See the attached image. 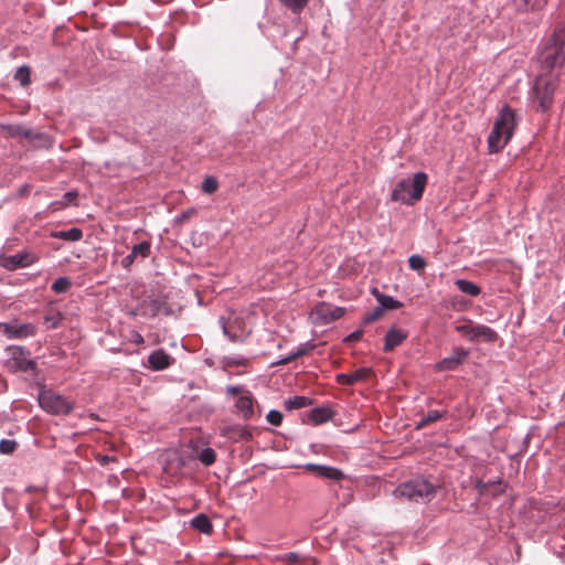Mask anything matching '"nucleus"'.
Here are the masks:
<instances>
[{
  "instance_id": "nucleus-41",
  "label": "nucleus",
  "mask_w": 565,
  "mask_h": 565,
  "mask_svg": "<svg viewBox=\"0 0 565 565\" xmlns=\"http://www.w3.org/2000/svg\"><path fill=\"white\" fill-rule=\"evenodd\" d=\"M223 364L226 366H244L247 364V359L242 355L225 356Z\"/></svg>"
},
{
  "instance_id": "nucleus-37",
  "label": "nucleus",
  "mask_w": 565,
  "mask_h": 565,
  "mask_svg": "<svg viewBox=\"0 0 565 565\" xmlns=\"http://www.w3.org/2000/svg\"><path fill=\"white\" fill-rule=\"evenodd\" d=\"M63 316L61 312H54L44 316V323L46 324V329H56L61 326Z\"/></svg>"
},
{
  "instance_id": "nucleus-17",
  "label": "nucleus",
  "mask_w": 565,
  "mask_h": 565,
  "mask_svg": "<svg viewBox=\"0 0 565 565\" xmlns=\"http://www.w3.org/2000/svg\"><path fill=\"white\" fill-rule=\"evenodd\" d=\"M406 332L392 328L385 334L384 351L391 352L406 339Z\"/></svg>"
},
{
  "instance_id": "nucleus-8",
  "label": "nucleus",
  "mask_w": 565,
  "mask_h": 565,
  "mask_svg": "<svg viewBox=\"0 0 565 565\" xmlns=\"http://www.w3.org/2000/svg\"><path fill=\"white\" fill-rule=\"evenodd\" d=\"M0 334L7 339L22 340L34 337L36 327L30 322H21L19 319L0 322Z\"/></svg>"
},
{
  "instance_id": "nucleus-44",
  "label": "nucleus",
  "mask_w": 565,
  "mask_h": 565,
  "mask_svg": "<svg viewBox=\"0 0 565 565\" xmlns=\"http://www.w3.org/2000/svg\"><path fill=\"white\" fill-rule=\"evenodd\" d=\"M383 309L381 308V306L379 305L377 307H375L371 312L366 313L364 317H363V323L364 324H369L375 320H377L382 315H383Z\"/></svg>"
},
{
  "instance_id": "nucleus-32",
  "label": "nucleus",
  "mask_w": 565,
  "mask_h": 565,
  "mask_svg": "<svg viewBox=\"0 0 565 565\" xmlns=\"http://www.w3.org/2000/svg\"><path fill=\"white\" fill-rule=\"evenodd\" d=\"M282 6L289 9L294 14H300L307 7L309 0H279Z\"/></svg>"
},
{
  "instance_id": "nucleus-31",
  "label": "nucleus",
  "mask_w": 565,
  "mask_h": 565,
  "mask_svg": "<svg viewBox=\"0 0 565 565\" xmlns=\"http://www.w3.org/2000/svg\"><path fill=\"white\" fill-rule=\"evenodd\" d=\"M475 326L471 320H467L463 323L457 324L455 330L468 341L475 342Z\"/></svg>"
},
{
  "instance_id": "nucleus-7",
  "label": "nucleus",
  "mask_w": 565,
  "mask_h": 565,
  "mask_svg": "<svg viewBox=\"0 0 565 565\" xmlns=\"http://www.w3.org/2000/svg\"><path fill=\"white\" fill-rule=\"evenodd\" d=\"M218 323L223 334L233 343L244 342L250 333L244 318L236 313H231L227 318L220 317Z\"/></svg>"
},
{
  "instance_id": "nucleus-49",
  "label": "nucleus",
  "mask_w": 565,
  "mask_h": 565,
  "mask_svg": "<svg viewBox=\"0 0 565 565\" xmlns=\"http://www.w3.org/2000/svg\"><path fill=\"white\" fill-rule=\"evenodd\" d=\"M362 333L361 330H355L345 338V341H356L362 337Z\"/></svg>"
},
{
  "instance_id": "nucleus-6",
  "label": "nucleus",
  "mask_w": 565,
  "mask_h": 565,
  "mask_svg": "<svg viewBox=\"0 0 565 565\" xmlns=\"http://www.w3.org/2000/svg\"><path fill=\"white\" fill-rule=\"evenodd\" d=\"M38 402L43 411L57 416L68 415L74 408L73 404L62 395L44 387L39 392Z\"/></svg>"
},
{
  "instance_id": "nucleus-29",
  "label": "nucleus",
  "mask_w": 565,
  "mask_h": 565,
  "mask_svg": "<svg viewBox=\"0 0 565 565\" xmlns=\"http://www.w3.org/2000/svg\"><path fill=\"white\" fill-rule=\"evenodd\" d=\"M546 2L547 0H514L515 7L522 11L541 10Z\"/></svg>"
},
{
  "instance_id": "nucleus-46",
  "label": "nucleus",
  "mask_w": 565,
  "mask_h": 565,
  "mask_svg": "<svg viewBox=\"0 0 565 565\" xmlns=\"http://www.w3.org/2000/svg\"><path fill=\"white\" fill-rule=\"evenodd\" d=\"M77 196H78L77 191H68V192L64 193V195H63L64 204L65 205H71V204L77 205V203L75 202Z\"/></svg>"
},
{
  "instance_id": "nucleus-28",
  "label": "nucleus",
  "mask_w": 565,
  "mask_h": 565,
  "mask_svg": "<svg viewBox=\"0 0 565 565\" xmlns=\"http://www.w3.org/2000/svg\"><path fill=\"white\" fill-rule=\"evenodd\" d=\"M446 415H447V411H445V409L429 411L426 415H423L420 420L416 424V429H420L430 423H435L441 418H445Z\"/></svg>"
},
{
  "instance_id": "nucleus-52",
  "label": "nucleus",
  "mask_w": 565,
  "mask_h": 565,
  "mask_svg": "<svg viewBox=\"0 0 565 565\" xmlns=\"http://www.w3.org/2000/svg\"><path fill=\"white\" fill-rule=\"evenodd\" d=\"M177 461H178L177 467L179 469L182 468L185 465V460L182 457H178Z\"/></svg>"
},
{
  "instance_id": "nucleus-35",
  "label": "nucleus",
  "mask_w": 565,
  "mask_h": 565,
  "mask_svg": "<svg viewBox=\"0 0 565 565\" xmlns=\"http://www.w3.org/2000/svg\"><path fill=\"white\" fill-rule=\"evenodd\" d=\"M198 458L204 466H211L215 462L216 454L214 449L206 447L200 451Z\"/></svg>"
},
{
  "instance_id": "nucleus-36",
  "label": "nucleus",
  "mask_w": 565,
  "mask_h": 565,
  "mask_svg": "<svg viewBox=\"0 0 565 565\" xmlns=\"http://www.w3.org/2000/svg\"><path fill=\"white\" fill-rule=\"evenodd\" d=\"M72 285V281L67 277L57 278L51 286L52 290L56 294L66 292Z\"/></svg>"
},
{
  "instance_id": "nucleus-22",
  "label": "nucleus",
  "mask_w": 565,
  "mask_h": 565,
  "mask_svg": "<svg viewBox=\"0 0 565 565\" xmlns=\"http://www.w3.org/2000/svg\"><path fill=\"white\" fill-rule=\"evenodd\" d=\"M190 525L203 534H211L213 531L212 522L204 513L195 515L190 521Z\"/></svg>"
},
{
  "instance_id": "nucleus-26",
  "label": "nucleus",
  "mask_w": 565,
  "mask_h": 565,
  "mask_svg": "<svg viewBox=\"0 0 565 565\" xmlns=\"http://www.w3.org/2000/svg\"><path fill=\"white\" fill-rule=\"evenodd\" d=\"M319 316L324 320L326 323L340 319L344 309L341 307H321L318 310Z\"/></svg>"
},
{
  "instance_id": "nucleus-20",
  "label": "nucleus",
  "mask_w": 565,
  "mask_h": 565,
  "mask_svg": "<svg viewBox=\"0 0 565 565\" xmlns=\"http://www.w3.org/2000/svg\"><path fill=\"white\" fill-rule=\"evenodd\" d=\"M227 437L234 441H249L253 438V433L247 426L233 425L227 428Z\"/></svg>"
},
{
  "instance_id": "nucleus-19",
  "label": "nucleus",
  "mask_w": 565,
  "mask_h": 565,
  "mask_svg": "<svg viewBox=\"0 0 565 565\" xmlns=\"http://www.w3.org/2000/svg\"><path fill=\"white\" fill-rule=\"evenodd\" d=\"M334 416V412L328 406H320L309 412V420L313 425H320L331 420Z\"/></svg>"
},
{
  "instance_id": "nucleus-27",
  "label": "nucleus",
  "mask_w": 565,
  "mask_h": 565,
  "mask_svg": "<svg viewBox=\"0 0 565 565\" xmlns=\"http://www.w3.org/2000/svg\"><path fill=\"white\" fill-rule=\"evenodd\" d=\"M455 285L462 294H466L471 297H477L481 292V288L470 280L457 279L455 281Z\"/></svg>"
},
{
  "instance_id": "nucleus-3",
  "label": "nucleus",
  "mask_w": 565,
  "mask_h": 565,
  "mask_svg": "<svg viewBox=\"0 0 565 565\" xmlns=\"http://www.w3.org/2000/svg\"><path fill=\"white\" fill-rule=\"evenodd\" d=\"M427 183V174L416 172L413 179H403L392 191V200L403 204L413 205L423 196Z\"/></svg>"
},
{
  "instance_id": "nucleus-4",
  "label": "nucleus",
  "mask_w": 565,
  "mask_h": 565,
  "mask_svg": "<svg viewBox=\"0 0 565 565\" xmlns=\"http://www.w3.org/2000/svg\"><path fill=\"white\" fill-rule=\"evenodd\" d=\"M438 486L429 482L427 479L416 478L399 484L394 490V495L405 498L408 501L425 503L434 498Z\"/></svg>"
},
{
  "instance_id": "nucleus-24",
  "label": "nucleus",
  "mask_w": 565,
  "mask_h": 565,
  "mask_svg": "<svg viewBox=\"0 0 565 565\" xmlns=\"http://www.w3.org/2000/svg\"><path fill=\"white\" fill-rule=\"evenodd\" d=\"M498 339V333L488 326L476 324L475 326V342L483 340L486 342H494Z\"/></svg>"
},
{
  "instance_id": "nucleus-30",
  "label": "nucleus",
  "mask_w": 565,
  "mask_h": 565,
  "mask_svg": "<svg viewBox=\"0 0 565 565\" xmlns=\"http://www.w3.org/2000/svg\"><path fill=\"white\" fill-rule=\"evenodd\" d=\"M312 404V399L306 396H295L285 401L284 405L286 409L294 411L307 407Z\"/></svg>"
},
{
  "instance_id": "nucleus-23",
  "label": "nucleus",
  "mask_w": 565,
  "mask_h": 565,
  "mask_svg": "<svg viewBox=\"0 0 565 565\" xmlns=\"http://www.w3.org/2000/svg\"><path fill=\"white\" fill-rule=\"evenodd\" d=\"M148 308L152 316L169 315L171 311L166 299L161 297H150Z\"/></svg>"
},
{
  "instance_id": "nucleus-14",
  "label": "nucleus",
  "mask_w": 565,
  "mask_h": 565,
  "mask_svg": "<svg viewBox=\"0 0 565 565\" xmlns=\"http://www.w3.org/2000/svg\"><path fill=\"white\" fill-rule=\"evenodd\" d=\"M3 129L10 137H23L28 140H40L45 136L42 132L33 131L32 129L22 125H8L3 127Z\"/></svg>"
},
{
  "instance_id": "nucleus-48",
  "label": "nucleus",
  "mask_w": 565,
  "mask_h": 565,
  "mask_svg": "<svg viewBox=\"0 0 565 565\" xmlns=\"http://www.w3.org/2000/svg\"><path fill=\"white\" fill-rule=\"evenodd\" d=\"M243 391L242 386H227L226 393L231 396H236Z\"/></svg>"
},
{
  "instance_id": "nucleus-39",
  "label": "nucleus",
  "mask_w": 565,
  "mask_h": 565,
  "mask_svg": "<svg viewBox=\"0 0 565 565\" xmlns=\"http://www.w3.org/2000/svg\"><path fill=\"white\" fill-rule=\"evenodd\" d=\"M408 265L411 269L420 271L426 267V260L420 255L414 254L408 258Z\"/></svg>"
},
{
  "instance_id": "nucleus-40",
  "label": "nucleus",
  "mask_w": 565,
  "mask_h": 565,
  "mask_svg": "<svg viewBox=\"0 0 565 565\" xmlns=\"http://www.w3.org/2000/svg\"><path fill=\"white\" fill-rule=\"evenodd\" d=\"M17 372L32 373L36 374L38 365L34 360L26 359L17 367Z\"/></svg>"
},
{
  "instance_id": "nucleus-15",
  "label": "nucleus",
  "mask_w": 565,
  "mask_h": 565,
  "mask_svg": "<svg viewBox=\"0 0 565 565\" xmlns=\"http://www.w3.org/2000/svg\"><path fill=\"white\" fill-rule=\"evenodd\" d=\"M372 373L371 369L362 367L352 373H341L337 375V382L341 385H352L365 381Z\"/></svg>"
},
{
  "instance_id": "nucleus-33",
  "label": "nucleus",
  "mask_w": 565,
  "mask_h": 565,
  "mask_svg": "<svg viewBox=\"0 0 565 565\" xmlns=\"http://www.w3.org/2000/svg\"><path fill=\"white\" fill-rule=\"evenodd\" d=\"M31 70L26 65H22L17 68L14 73V79L18 81L23 87L28 86L31 83L30 78Z\"/></svg>"
},
{
  "instance_id": "nucleus-13",
  "label": "nucleus",
  "mask_w": 565,
  "mask_h": 565,
  "mask_svg": "<svg viewBox=\"0 0 565 565\" xmlns=\"http://www.w3.org/2000/svg\"><path fill=\"white\" fill-rule=\"evenodd\" d=\"M305 468L309 471H315L317 475L324 479L330 480H342L344 478V473L334 467L322 466L317 463H307Z\"/></svg>"
},
{
  "instance_id": "nucleus-45",
  "label": "nucleus",
  "mask_w": 565,
  "mask_h": 565,
  "mask_svg": "<svg viewBox=\"0 0 565 565\" xmlns=\"http://www.w3.org/2000/svg\"><path fill=\"white\" fill-rule=\"evenodd\" d=\"M266 419L274 426H279L282 422V414L279 411L271 409L268 412Z\"/></svg>"
},
{
  "instance_id": "nucleus-1",
  "label": "nucleus",
  "mask_w": 565,
  "mask_h": 565,
  "mask_svg": "<svg viewBox=\"0 0 565 565\" xmlns=\"http://www.w3.org/2000/svg\"><path fill=\"white\" fill-rule=\"evenodd\" d=\"M537 62L545 71H553L565 63V24L561 23L547 34L537 47Z\"/></svg>"
},
{
  "instance_id": "nucleus-9",
  "label": "nucleus",
  "mask_w": 565,
  "mask_h": 565,
  "mask_svg": "<svg viewBox=\"0 0 565 565\" xmlns=\"http://www.w3.org/2000/svg\"><path fill=\"white\" fill-rule=\"evenodd\" d=\"M469 350L465 348H455L450 355L436 363L435 370L439 372L455 371L467 359Z\"/></svg>"
},
{
  "instance_id": "nucleus-11",
  "label": "nucleus",
  "mask_w": 565,
  "mask_h": 565,
  "mask_svg": "<svg viewBox=\"0 0 565 565\" xmlns=\"http://www.w3.org/2000/svg\"><path fill=\"white\" fill-rule=\"evenodd\" d=\"M151 243L143 241L132 246L131 252L121 259V266L128 269L135 260L140 258H147L150 255Z\"/></svg>"
},
{
  "instance_id": "nucleus-34",
  "label": "nucleus",
  "mask_w": 565,
  "mask_h": 565,
  "mask_svg": "<svg viewBox=\"0 0 565 565\" xmlns=\"http://www.w3.org/2000/svg\"><path fill=\"white\" fill-rule=\"evenodd\" d=\"M306 352H307V349L305 348V344H301L297 351L291 352L290 354H288L285 358H281L277 361L271 362L270 366H278V365L287 364V363L294 361L295 359L302 356L303 354H306Z\"/></svg>"
},
{
  "instance_id": "nucleus-5",
  "label": "nucleus",
  "mask_w": 565,
  "mask_h": 565,
  "mask_svg": "<svg viewBox=\"0 0 565 565\" xmlns=\"http://www.w3.org/2000/svg\"><path fill=\"white\" fill-rule=\"evenodd\" d=\"M556 79L539 76L532 87V103L536 110L547 111L554 100Z\"/></svg>"
},
{
  "instance_id": "nucleus-2",
  "label": "nucleus",
  "mask_w": 565,
  "mask_h": 565,
  "mask_svg": "<svg viewBox=\"0 0 565 565\" xmlns=\"http://www.w3.org/2000/svg\"><path fill=\"white\" fill-rule=\"evenodd\" d=\"M516 126V115L514 110L504 105L494 122L491 132L488 136V149L490 153L501 151L513 136Z\"/></svg>"
},
{
  "instance_id": "nucleus-47",
  "label": "nucleus",
  "mask_w": 565,
  "mask_h": 565,
  "mask_svg": "<svg viewBox=\"0 0 565 565\" xmlns=\"http://www.w3.org/2000/svg\"><path fill=\"white\" fill-rule=\"evenodd\" d=\"M97 461L102 465V466H106L107 463H109L110 461H115V458L114 457H110V456H107V455H98L97 456Z\"/></svg>"
},
{
  "instance_id": "nucleus-16",
  "label": "nucleus",
  "mask_w": 565,
  "mask_h": 565,
  "mask_svg": "<svg viewBox=\"0 0 565 565\" xmlns=\"http://www.w3.org/2000/svg\"><path fill=\"white\" fill-rule=\"evenodd\" d=\"M33 263L31 256L26 253H18L14 255H10L4 258L3 267L8 270H14L18 268H24L30 266Z\"/></svg>"
},
{
  "instance_id": "nucleus-18",
  "label": "nucleus",
  "mask_w": 565,
  "mask_h": 565,
  "mask_svg": "<svg viewBox=\"0 0 565 565\" xmlns=\"http://www.w3.org/2000/svg\"><path fill=\"white\" fill-rule=\"evenodd\" d=\"M238 413L243 417V419L248 420L254 415V399L250 393L242 395L238 397L235 404Z\"/></svg>"
},
{
  "instance_id": "nucleus-53",
  "label": "nucleus",
  "mask_w": 565,
  "mask_h": 565,
  "mask_svg": "<svg viewBox=\"0 0 565 565\" xmlns=\"http://www.w3.org/2000/svg\"><path fill=\"white\" fill-rule=\"evenodd\" d=\"M191 213H192L191 211H186V212L182 213L181 217L186 218L191 215Z\"/></svg>"
},
{
  "instance_id": "nucleus-51",
  "label": "nucleus",
  "mask_w": 565,
  "mask_h": 565,
  "mask_svg": "<svg viewBox=\"0 0 565 565\" xmlns=\"http://www.w3.org/2000/svg\"><path fill=\"white\" fill-rule=\"evenodd\" d=\"M134 341H135V343L140 344V343H143V338L141 334L136 333Z\"/></svg>"
},
{
  "instance_id": "nucleus-21",
  "label": "nucleus",
  "mask_w": 565,
  "mask_h": 565,
  "mask_svg": "<svg viewBox=\"0 0 565 565\" xmlns=\"http://www.w3.org/2000/svg\"><path fill=\"white\" fill-rule=\"evenodd\" d=\"M51 237L68 242H78L83 237V232L78 227H72L70 230L53 231Z\"/></svg>"
},
{
  "instance_id": "nucleus-43",
  "label": "nucleus",
  "mask_w": 565,
  "mask_h": 565,
  "mask_svg": "<svg viewBox=\"0 0 565 565\" xmlns=\"http://www.w3.org/2000/svg\"><path fill=\"white\" fill-rule=\"evenodd\" d=\"M280 561L286 562L288 565H296L303 559L302 555L297 552H290L279 556Z\"/></svg>"
},
{
  "instance_id": "nucleus-25",
  "label": "nucleus",
  "mask_w": 565,
  "mask_h": 565,
  "mask_svg": "<svg viewBox=\"0 0 565 565\" xmlns=\"http://www.w3.org/2000/svg\"><path fill=\"white\" fill-rule=\"evenodd\" d=\"M373 295L375 296V298H376L379 305L381 306V308L383 309V311L398 309L402 307V302L394 299L392 296L381 294L376 289L373 290Z\"/></svg>"
},
{
  "instance_id": "nucleus-38",
  "label": "nucleus",
  "mask_w": 565,
  "mask_h": 565,
  "mask_svg": "<svg viewBox=\"0 0 565 565\" xmlns=\"http://www.w3.org/2000/svg\"><path fill=\"white\" fill-rule=\"evenodd\" d=\"M218 188V182L214 177H206L202 182V191L206 194H213Z\"/></svg>"
},
{
  "instance_id": "nucleus-10",
  "label": "nucleus",
  "mask_w": 565,
  "mask_h": 565,
  "mask_svg": "<svg viewBox=\"0 0 565 565\" xmlns=\"http://www.w3.org/2000/svg\"><path fill=\"white\" fill-rule=\"evenodd\" d=\"M8 359L6 366L10 372L17 373V367L28 359L30 352L21 345H9L4 350Z\"/></svg>"
},
{
  "instance_id": "nucleus-42",
  "label": "nucleus",
  "mask_w": 565,
  "mask_h": 565,
  "mask_svg": "<svg viewBox=\"0 0 565 565\" xmlns=\"http://www.w3.org/2000/svg\"><path fill=\"white\" fill-rule=\"evenodd\" d=\"M18 447V444L13 439H1L0 440V452L3 455L12 454Z\"/></svg>"
},
{
  "instance_id": "nucleus-50",
  "label": "nucleus",
  "mask_w": 565,
  "mask_h": 565,
  "mask_svg": "<svg viewBox=\"0 0 565 565\" xmlns=\"http://www.w3.org/2000/svg\"><path fill=\"white\" fill-rule=\"evenodd\" d=\"M477 489L479 490L480 493H483L486 491V488L487 486L482 482V481H477V484H476Z\"/></svg>"
},
{
  "instance_id": "nucleus-12",
  "label": "nucleus",
  "mask_w": 565,
  "mask_h": 565,
  "mask_svg": "<svg viewBox=\"0 0 565 565\" xmlns=\"http://www.w3.org/2000/svg\"><path fill=\"white\" fill-rule=\"evenodd\" d=\"M173 361L174 359L162 349L154 350L148 356L149 366L153 371L166 370L173 363Z\"/></svg>"
}]
</instances>
